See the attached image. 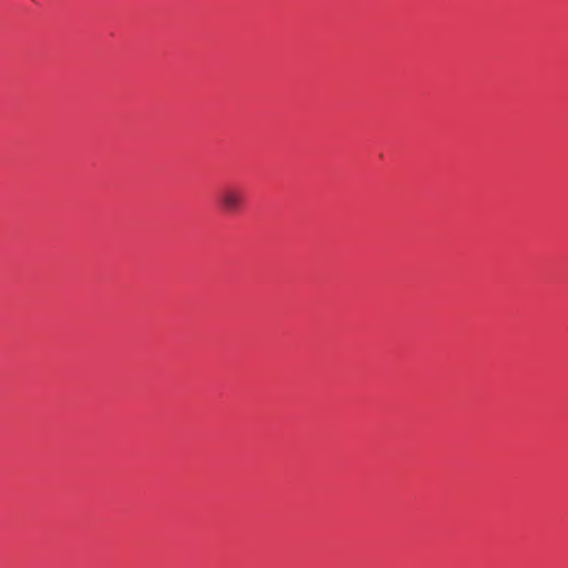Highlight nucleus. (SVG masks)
Wrapping results in <instances>:
<instances>
[{
  "mask_svg": "<svg viewBox=\"0 0 568 568\" xmlns=\"http://www.w3.org/2000/svg\"><path fill=\"white\" fill-rule=\"evenodd\" d=\"M217 202L225 213L235 214L244 205L245 190L237 184L224 185L217 193Z\"/></svg>",
  "mask_w": 568,
  "mask_h": 568,
  "instance_id": "obj_1",
  "label": "nucleus"
}]
</instances>
